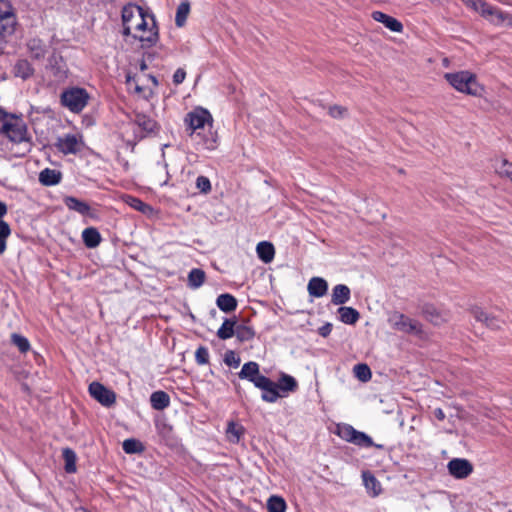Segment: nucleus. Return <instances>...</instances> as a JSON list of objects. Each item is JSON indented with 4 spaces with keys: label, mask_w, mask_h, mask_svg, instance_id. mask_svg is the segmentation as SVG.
Masks as SVG:
<instances>
[{
    "label": "nucleus",
    "mask_w": 512,
    "mask_h": 512,
    "mask_svg": "<svg viewBox=\"0 0 512 512\" xmlns=\"http://www.w3.org/2000/svg\"><path fill=\"white\" fill-rule=\"evenodd\" d=\"M444 78L455 90L461 93L477 96L482 90L475 74L467 70L446 73Z\"/></svg>",
    "instance_id": "20e7f679"
},
{
    "label": "nucleus",
    "mask_w": 512,
    "mask_h": 512,
    "mask_svg": "<svg viewBox=\"0 0 512 512\" xmlns=\"http://www.w3.org/2000/svg\"><path fill=\"white\" fill-rule=\"evenodd\" d=\"M337 312L340 321L345 324L354 325L360 318L359 312L353 307L341 306Z\"/></svg>",
    "instance_id": "b1692460"
},
{
    "label": "nucleus",
    "mask_w": 512,
    "mask_h": 512,
    "mask_svg": "<svg viewBox=\"0 0 512 512\" xmlns=\"http://www.w3.org/2000/svg\"><path fill=\"white\" fill-rule=\"evenodd\" d=\"M240 358L234 351H227L224 356V362L230 367L237 368L240 365Z\"/></svg>",
    "instance_id": "de8ad7c7"
},
{
    "label": "nucleus",
    "mask_w": 512,
    "mask_h": 512,
    "mask_svg": "<svg viewBox=\"0 0 512 512\" xmlns=\"http://www.w3.org/2000/svg\"><path fill=\"white\" fill-rule=\"evenodd\" d=\"M196 187L202 193H208L211 190L210 180L205 176H198L196 179Z\"/></svg>",
    "instance_id": "09e8293b"
},
{
    "label": "nucleus",
    "mask_w": 512,
    "mask_h": 512,
    "mask_svg": "<svg viewBox=\"0 0 512 512\" xmlns=\"http://www.w3.org/2000/svg\"><path fill=\"white\" fill-rule=\"evenodd\" d=\"M236 322L232 319H225L217 331V336L221 340H226L234 336Z\"/></svg>",
    "instance_id": "72a5a7b5"
},
{
    "label": "nucleus",
    "mask_w": 512,
    "mask_h": 512,
    "mask_svg": "<svg viewBox=\"0 0 512 512\" xmlns=\"http://www.w3.org/2000/svg\"><path fill=\"white\" fill-rule=\"evenodd\" d=\"M256 252L260 260L264 263H270L275 256V248L272 243L262 241L257 244Z\"/></svg>",
    "instance_id": "5701e85b"
},
{
    "label": "nucleus",
    "mask_w": 512,
    "mask_h": 512,
    "mask_svg": "<svg viewBox=\"0 0 512 512\" xmlns=\"http://www.w3.org/2000/svg\"><path fill=\"white\" fill-rule=\"evenodd\" d=\"M126 202L135 210H138L143 213H146L147 211L151 210V206L146 204L139 198L129 196Z\"/></svg>",
    "instance_id": "79ce46f5"
},
{
    "label": "nucleus",
    "mask_w": 512,
    "mask_h": 512,
    "mask_svg": "<svg viewBox=\"0 0 512 512\" xmlns=\"http://www.w3.org/2000/svg\"><path fill=\"white\" fill-rule=\"evenodd\" d=\"M278 386V391L281 393V395L287 396L290 392H295L298 388V383L296 379L288 374H281L278 383H276Z\"/></svg>",
    "instance_id": "aec40b11"
},
{
    "label": "nucleus",
    "mask_w": 512,
    "mask_h": 512,
    "mask_svg": "<svg viewBox=\"0 0 512 512\" xmlns=\"http://www.w3.org/2000/svg\"><path fill=\"white\" fill-rule=\"evenodd\" d=\"M310 296L320 298L326 295L328 291V283L324 278L312 277L307 285Z\"/></svg>",
    "instance_id": "f3484780"
},
{
    "label": "nucleus",
    "mask_w": 512,
    "mask_h": 512,
    "mask_svg": "<svg viewBox=\"0 0 512 512\" xmlns=\"http://www.w3.org/2000/svg\"><path fill=\"white\" fill-rule=\"evenodd\" d=\"M27 48L30 56L36 60L43 59L47 53L46 44L38 38L30 39L27 43Z\"/></svg>",
    "instance_id": "412c9836"
},
{
    "label": "nucleus",
    "mask_w": 512,
    "mask_h": 512,
    "mask_svg": "<svg viewBox=\"0 0 512 512\" xmlns=\"http://www.w3.org/2000/svg\"><path fill=\"white\" fill-rule=\"evenodd\" d=\"M145 68H146V65L143 63V64L141 65V69H145Z\"/></svg>",
    "instance_id": "052dcab7"
},
{
    "label": "nucleus",
    "mask_w": 512,
    "mask_h": 512,
    "mask_svg": "<svg viewBox=\"0 0 512 512\" xmlns=\"http://www.w3.org/2000/svg\"><path fill=\"white\" fill-rule=\"evenodd\" d=\"M238 377L240 379L248 380L256 387L266 376L260 373V367L257 362L249 361L242 366L238 373Z\"/></svg>",
    "instance_id": "ddd939ff"
},
{
    "label": "nucleus",
    "mask_w": 512,
    "mask_h": 512,
    "mask_svg": "<svg viewBox=\"0 0 512 512\" xmlns=\"http://www.w3.org/2000/svg\"><path fill=\"white\" fill-rule=\"evenodd\" d=\"M244 434V427L233 421L229 422L226 429V435L230 442L238 443Z\"/></svg>",
    "instance_id": "2f4dec72"
},
{
    "label": "nucleus",
    "mask_w": 512,
    "mask_h": 512,
    "mask_svg": "<svg viewBox=\"0 0 512 512\" xmlns=\"http://www.w3.org/2000/svg\"><path fill=\"white\" fill-rule=\"evenodd\" d=\"M186 77V72L183 68H178L173 75V83L175 85L181 84Z\"/></svg>",
    "instance_id": "603ef678"
},
{
    "label": "nucleus",
    "mask_w": 512,
    "mask_h": 512,
    "mask_svg": "<svg viewBox=\"0 0 512 512\" xmlns=\"http://www.w3.org/2000/svg\"><path fill=\"white\" fill-rule=\"evenodd\" d=\"M133 79L130 76H127V83H131Z\"/></svg>",
    "instance_id": "bf43d9fd"
},
{
    "label": "nucleus",
    "mask_w": 512,
    "mask_h": 512,
    "mask_svg": "<svg viewBox=\"0 0 512 512\" xmlns=\"http://www.w3.org/2000/svg\"><path fill=\"white\" fill-rule=\"evenodd\" d=\"M11 235V228L9 224L0 220V255L6 251L7 239Z\"/></svg>",
    "instance_id": "58836bf2"
},
{
    "label": "nucleus",
    "mask_w": 512,
    "mask_h": 512,
    "mask_svg": "<svg viewBox=\"0 0 512 512\" xmlns=\"http://www.w3.org/2000/svg\"><path fill=\"white\" fill-rule=\"evenodd\" d=\"M123 35L131 36L142 43V47H150L158 40L156 21L152 14L136 4L125 5L122 9Z\"/></svg>",
    "instance_id": "f257e3e1"
},
{
    "label": "nucleus",
    "mask_w": 512,
    "mask_h": 512,
    "mask_svg": "<svg viewBox=\"0 0 512 512\" xmlns=\"http://www.w3.org/2000/svg\"><path fill=\"white\" fill-rule=\"evenodd\" d=\"M363 479H364L365 487L367 488V490L372 491V496L375 497V496L379 495V493L381 491V487H380V483L378 482V480L373 475H371L369 473H364Z\"/></svg>",
    "instance_id": "ea45409f"
},
{
    "label": "nucleus",
    "mask_w": 512,
    "mask_h": 512,
    "mask_svg": "<svg viewBox=\"0 0 512 512\" xmlns=\"http://www.w3.org/2000/svg\"><path fill=\"white\" fill-rule=\"evenodd\" d=\"M216 304L225 313L232 312L237 308L236 298L228 293L219 295L216 299Z\"/></svg>",
    "instance_id": "a878e982"
},
{
    "label": "nucleus",
    "mask_w": 512,
    "mask_h": 512,
    "mask_svg": "<svg viewBox=\"0 0 512 512\" xmlns=\"http://www.w3.org/2000/svg\"><path fill=\"white\" fill-rule=\"evenodd\" d=\"M189 12H190V4H189V2H187V1L186 2H181L178 5L177 11H176V16H175V24H176V26L182 27L185 24Z\"/></svg>",
    "instance_id": "e433bc0d"
},
{
    "label": "nucleus",
    "mask_w": 512,
    "mask_h": 512,
    "mask_svg": "<svg viewBox=\"0 0 512 512\" xmlns=\"http://www.w3.org/2000/svg\"><path fill=\"white\" fill-rule=\"evenodd\" d=\"M267 509L269 512H285L286 502L282 497L271 496L267 501Z\"/></svg>",
    "instance_id": "4c0bfd02"
},
{
    "label": "nucleus",
    "mask_w": 512,
    "mask_h": 512,
    "mask_svg": "<svg viewBox=\"0 0 512 512\" xmlns=\"http://www.w3.org/2000/svg\"><path fill=\"white\" fill-rule=\"evenodd\" d=\"M55 146L63 154H77L82 146L81 137L74 134H66L58 138Z\"/></svg>",
    "instance_id": "9d476101"
},
{
    "label": "nucleus",
    "mask_w": 512,
    "mask_h": 512,
    "mask_svg": "<svg viewBox=\"0 0 512 512\" xmlns=\"http://www.w3.org/2000/svg\"><path fill=\"white\" fill-rule=\"evenodd\" d=\"M7 212V205L3 201H0V220H2V218L7 214Z\"/></svg>",
    "instance_id": "6e6d98bb"
},
{
    "label": "nucleus",
    "mask_w": 512,
    "mask_h": 512,
    "mask_svg": "<svg viewBox=\"0 0 512 512\" xmlns=\"http://www.w3.org/2000/svg\"><path fill=\"white\" fill-rule=\"evenodd\" d=\"M184 122L187 126V130L190 131L189 135L193 140H197L199 144L206 150H214L217 147V135L213 132L209 133V136H203V132L206 128L211 130L213 118L208 110L203 108H197L189 112Z\"/></svg>",
    "instance_id": "f03ea898"
},
{
    "label": "nucleus",
    "mask_w": 512,
    "mask_h": 512,
    "mask_svg": "<svg viewBox=\"0 0 512 512\" xmlns=\"http://www.w3.org/2000/svg\"><path fill=\"white\" fill-rule=\"evenodd\" d=\"M434 416L439 421H443L445 419V413H444V411L441 408H437V409L434 410Z\"/></svg>",
    "instance_id": "5fc2aeb1"
},
{
    "label": "nucleus",
    "mask_w": 512,
    "mask_h": 512,
    "mask_svg": "<svg viewBox=\"0 0 512 512\" xmlns=\"http://www.w3.org/2000/svg\"><path fill=\"white\" fill-rule=\"evenodd\" d=\"M329 114L334 118H341L346 114V109L341 106H331L329 108Z\"/></svg>",
    "instance_id": "3c124183"
},
{
    "label": "nucleus",
    "mask_w": 512,
    "mask_h": 512,
    "mask_svg": "<svg viewBox=\"0 0 512 512\" xmlns=\"http://www.w3.org/2000/svg\"><path fill=\"white\" fill-rule=\"evenodd\" d=\"M90 96L84 88L72 87L61 94V104L73 113H80L88 104Z\"/></svg>",
    "instance_id": "39448f33"
},
{
    "label": "nucleus",
    "mask_w": 512,
    "mask_h": 512,
    "mask_svg": "<svg viewBox=\"0 0 512 512\" xmlns=\"http://www.w3.org/2000/svg\"><path fill=\"white\" fill-rule=\"evenodd\" d=\"M11 342L19 349L20 352L26 353L30 350V343L28 339L20 334L13 333L11 335Z\"/></svg>",
    "instance_id": "a19ab883"
},
{
    "label": "nucleus",
    "mask_w": 512,
    "mask_h": 512,
    "mask_svg": "<svg viewBox=\"0 0 512 512\" xmlns=\"http://www.w3.org/2000/svg\"><path fill=\"white\" fill-rule=\"evenodd\" d=\"M351 291L347 285L338 284L334 286L331 295V303L334 305L343 306L350 300Z\"/></svg>",
    "instance_id": "a211bd4d"
},
{
    "label": "nucleus",
    "mask_w": 512,
    "mask_h": 512,
    "mask_svg": "<svg viewBox=\"0 0 512 512\" xmlns=\"http://www.w3.org/2000/svg\"><path fill=\"white\" fill-rule=\"evenodd\" d=\"M332 324L331 323H325L323 326H321L319 329H318V333L322 336V337H328L332 331Z\"/></svg>",
    "instance_id": "864d4df0"
},
{
    "label": "nucleus",
    "mask_w": 512,
    "mask_h": 512,
    "mask_svg": "<svg viewBox=\"0 0 512 512\" xmlns=\"http://www.w3.org/2000/svg\"><path fill=\"white\" fill-rule=\"evenodd\" d=\"M135 92L137 93H141L142 92V87L139 86L138 84L135 85Z\"/></svg>",
    "instance_id": "4d7b16f0"
},
{
    "label": "nucleus",
    "mask_w": 512,
    "mask_h": 512,
    "mask_svg": "<svg viewBox=\"0 0 512 512\" xmlns=\"http://www.w3.org/2000/svg\"><path fill=\"white\" fill-rule=\"evenodd\" d=\"M357 378L361 381H368L371 378L370 368L366 364H357L354 367Z\"/></svg>",
    "instance_id": "37998d69"
},
{
    "label": "nucleus",
    "mask_w": 512,
    "mask_h": 512,
    "mask_svg": "<svg viewBox=\"0 0 512 512\" xmlns=\"http://www.w3.org/2000/svg\"><path fill=\"white\" fill-rule=\"evenodd\" d=\"M371 17L376 22L382 23L392 32L401 33L403 31V25L399 20L381 11L372 12Z\"/></svg>",
    "instance_id": "dca6fc26"
},
{
    "label": "nucleus",
    "mask_w": 512,
    "mask_h": 512,
    "mask_svg": "<svg viewBox=\"0 0 512 512\" xmlns=\"http://www.w3.org/2000/svg\"><path fill=\"white\" fill-rule=\"evenodd\" d=\"M122 448L127 454H138L144 451L143 444L134 438H129L123 441Z\"/></svg>",
    "instance_id": "c9c22d12"
},
{
    "label": "nucleus",
    "mask_w": 512,
    "mask_h": 512,
    "mask_svg": "<svg viewBox=\"0 0 512 512\" xmlns=\"http://www.w3.org/2000/svg\"><path fill=\"white\" fill-rule=\"evenodd\" d=\"M63 202L69 210L75 211L82 216H88L90 218L97 217L95 211L90 207V205L87 202L82 201L76 197L66 196L64 197Z\"/></svg>",
    "instance_id": "4468645a"
},
{
    "label": "nucleus",
    "mask_w": 512,
    "mask_h": 512,
    "mask_svg": "<svg viewBox=\"0 0 512 512\" xmlns=\"http://www.w3.org/2000/svg\"><path fill=\"white\" fill-rule=\"evenodd\" d=\"M449 473L457 478H467L473 472V465L463 458H454L448 462L447 465Z\"/></svg>",
    "instance_id": "9b49d317"
},
{
    "label": "nucleus",
    "mask_w": 512,
    "mask_h": 512,
    "mask_svg": "<svg viewBox=\"0 0 512 512\" xmlns=\"http://www.w3.org/2000/svg\"><path fill=\"white\" fill-rule=\"evenodd\" d=\"M498 173L509 178L512 175V163L504 160L502 165L498 168Z\"/></svg>",
    "instance_id": "8fccbe9b"
},
{
    "label": "nucleus",
    "mask_w": 512,
    "mask_h": 512,
    "mask_svg": "<svg viewBox=\"0 0 512 512\" xmlns=\"http://www.w3.org/2000/svg\"><path fill=\"white\" fill-rule=\"evenodd\" d=\"M472 314L477 321L484 323L491 329H499L501 327V321L498 318L489 315L480 308H474Z\"/></svg>",
    "instance_id": "6ab92c4d"
},
{
    "label": "nucleus",
    "mask_w": 512,
    "mask_h": 512,
    "mask_svg": "<svg viewBox=\"0 0 512 512\" xmlns=\"http://www.w3.org/2000/svg\"><path fill=\"white\" fill-rule=\"evenodd\" d=\"M90 395L103 406L110 407L116 401L115 393L99 382H92L89 385Z\"/></svg>",
    "instance_id": "1a4fd4ad"
},
{
    "label": "nucleus",
    "mask_w": 512,
    "mask_h": 512,
    "mask_svg": "<svg viewBox=\"0 0 512 512\" xmlns=\"http://www.w3.org/2000/svg\"><path fill=\"white\" fill-rule=\"evenodd\" d=\"M13 73L16 77L26 80L33 75L34 69L27 60L22 59L15 64Z\"/></svg>",
    "instance_id": "c85d7f7f"
},
{
    "label": "nucleus",
    "mask_w": 512,
    "mask_h": 512,
    "mask_svg": "<svg viewBox=\"0 0 512 512\" xmlns=\"http://www.w3.org/2000/svg\"><path fill=\"white\" fill-rule=\"evenodd\" d=\"M48 69L53 74L55 81L62 82L67 78V65L62 56L53 54L49 58Z\"/></svg>",
    "instance_id": "2eb2a0df"
},
{
    "label": "nucleus",
    "mask_w": 512,
    "mask_h": 512,
    "mask_svg": "<svg viewBox=\"0 0 512 512\" xmlns=\"http://www.w3.org/2000/svg\"><path fill=\"white\" fill-rule=\"evenodd\" d=\"M256 388H259L263 391L261 398L263 401L268 403H274L278 400V398L285 397V395H281V393L278 391L277 384L268 377H265L263 380H261Z\"/></svg>",
    "instance_id": "f8f14e48"
},
{
    "label": "nucleus",
    "mask_w": 512,
    "mask_h": 512,
    "mask_svg": "<svg viewBox=\"0 0 512 512\" xmlns=\"http://www.w3.org/2000/svg\"><path fill=\"white\" fill-rule=\"evenodd\" d=\"M206 279V274L202 269L194 268L188 274V286L192 289L201 287Z\"/></svg>",
    "instance_id": "7c9ffc66"
},
{
    "label": "nucleus",
    "mask_w": 512,
    "mask_h": 512,
    "mask_svg": "<svg viewBox=\"0 0 512 512\" xmlns=\"http://www.w3.org/2000/svg\"><path fill=\"white\" fill-rule=\"evenodd\" d=\"M39 181L46 186L56 185L61 181V173L54 169L46 168L40 172Z\"/></svg>",
    "instance_id": "cd10ccee"
},
{
    "label": "nucleus",
    "mask_w": 512,
    "mask_h": 512,
    "mask_svg": "<svg viewBox=\"0 0 512 512\" xmlns=\"http://www.w3.org/2000/svg\"><path fill=\"white\" fill-rule=\"evenodd\" d=\"M16 16L11 4L6 0H0V35H11L15 30Z\"/></svg>",
    "instance_id": "6e6552de"
},
{
    "label": "nucleus",
    "mask_w": 512,
    "mask_h": 512,
    "mask_svg": "<svg viewBox=\"0 0 512 512\" xmlns=\"http://www.w3.org/2000/svg\"><path fill=\"white\" fill-rule=\"evenodd\" d=\"M234 335L240 342H246L254 338L255 331L252 326L242 323L235 325Z\"/></svg>",
    "instance_id": "c756f323"
},
{
    "label": "nucleus",
    "mask_w": 512,
    "mask_h": 512,
    "mask_svg": "<svg viewBox=\"0 0 512 512\" xmlns=\"http://www.w3.org/2000/svg\"><path fill=\"white\" fill-rule=\"evenodd\" d=\"M469 7L480 13L485 19L495 25L502 24L510 18L509 14L502 12L497 7L488 4L484 0H463Z\"/></svg>",
    "instance_id": "423d86ee"
},
{
    "label": "nucleus",
    "mask_w": 512,
    "mask_h": 512,
    "mask_svg": "<svg viewBox=\"0 0 512 512\" xmlns=\"http://www.w3.org/2000/svg\"><path fill=\"white\" fill-rule=\"evenodd\" d=\"M150 78H151V80H152V82H153V84H154V85H157V84H158V81H157L156 77H154V76H150Z\"/></svg>",
    "instance_id": "13d9d810"
},
{
    "label": "nucleus",
    "mask_w": 512,
    "mask_h": 512,
    "mask_svg": "<svg viewBox=\"0 0 512 512\" xmlns=\"http://www.w3.org/2000/svg\"><path fill=\"white\" fill-rule=\"evenodd\" d=\"M388 322L390 326L400 332L409 334H420L422 332V325L402 313L394 312L390 315Z\"/></svg>",
    "instance_id": "0eeeda50"
},
{
    "label": "nucleus",
    "mask_w": 512,
    "mask_h": 512,
    "mask_svg": "<svg viewBox=\"0 0 512 512\" xmlns=\"http://www.w3.org/2000/svg\"><path fill=\"white\" fill-rule=\"evenodd\" d=\"M0 133L14 143L29 141L27 126L22 117L0 108Z\"/></svg>",
    "instance_id": "7ed1b4c3"
},
{
    "label": "nucleus",
    "mask_w": 512,
    "mask_h": 512,
    "mask_svg": "<svg viewBox=\"0 0 512 512\" xmlns=\"http://www.w3.org/2000/svg\"><path fill=\"white\" fill-rule=\"evenodd\" d=\"M353 444L360 447H376L377 449H383L384 446L381 444H375L372 438L364 432L357 431L353 438Z\"/></svg>",
    "instance_id": "473e14b6"
},
{
    "label": "nucleus",
    "mask_w": 512,
    "mask_h": 512,
    "mask_svg": "<svg viewBox=\"0 0 512 512\" xmlns=\"http://www.w3.org/2000/svg\"><path fill=\"white\" fill-rule=\"evenodd\" d=\"M424 314L425 317L435 325H439L442 321H444L442 316L433 307H427L424 310Z\"/></svg>",
    "instance_id": "a18cd8bd"
},
{
    "label": "nucleus",
    "mask_w": 512,
    "mask_h": 512,
    "mask_svg": "<svg viewBox=\"0 0 512 512\" xmlns=\"http://www.w3.org/2000/svg\"><path fill=\"white\" fill-rule=\"evenodd\" d=\"M62 456L65 461L64 469L67 473H74L76 472V453L70 449L65 448L62 451Z\"/></svg>",
    "instance_id": "f704fd0d"
},
{
    "label": "nucleus",
    "mask_w": 512,
    "mask_h": 512,
    "mask_svg": "<svg viewBox=\"0 0 512 512\" xmlns=\"http://www.w3.org/2000/svg\"><path fill=\"white\" fill-rule=\"evenodd\" d=\"M134 123L145 133H152L157 127L156 121L143 113H137L135 115Z\"/></svg>",
    "instance_id": "393cba45"
},
{
    "label": "nucleus",
    "mask_w": 512,
    "mask_h": 512,
    "mask_svg": "<svg viewBox=\"0 0 512 512\" xmlns=\"http://www.w3.org/2000/svg\"><path fill=\"white\" fill-rule=\"evenodd\" d=\"M356 432L357 430L354 429L352 426L350 425H344L342 427H339V436L348 441V442H353V438H354V435H356Z\"/></svg>",
    "instance_id": "c03bdc74"
},
{
    "label": "nucleus",
    "mask_w": 512,
    "mask_h": 512,
    "mask_svg": "<svg viewBox=\"0 0 512 512\" xmlns=\"http://www.w3.org/2000/svg\"><path fill=\"white\" fill-rule=\"evenodd\" d=\"M150 403L155 410H164L170 405V397L164 391H155L150 396Z\"/></svg>",
    "instance_id": "bb28decb"
},
{
    "label": "nucleus",
    "mask_w": 512,
    "mask_h": 512,
    "mask_svg": "<svg viewBox=\"0 0 512 512\" xmlns=\"http://www.w3.org/2000/svg\"><path fill=\"white\" fill-rule=\"evenodd\" d=\"M195 360L199 365H205L209 362V352L204 346L197 348L195 352Z\"/></svg>",
    "instance_id": "49530a36"
},
{
    "label": "nucleus",
    "mask_w": 512,
    "mask_h": 512,
    "mask_svg": "<svg viewBox=\"0 0 512 512\" xmlns=\"http://www.w3.org/2000/svg\"><path fill=\"white\" fill-rule=\"evenodd\" d=\"M82 240L87 248H96L101 243L102 237L95 227H88L82 231Z\"/></svg>",
    "instance_id": "4be33fe9"
}]
</instances>
